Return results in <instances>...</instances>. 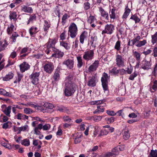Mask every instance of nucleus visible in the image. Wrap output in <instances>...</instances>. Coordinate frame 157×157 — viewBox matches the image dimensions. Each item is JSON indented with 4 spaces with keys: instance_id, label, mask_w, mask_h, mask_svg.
<instances>
[{
    "instance_id": "obj_29",
    "label": "nucleus",
    "mask_w": 157,
    "mask_h": 157,
    "mask_svg": "<svg viewBox=\"0 0 157 157\" xmlns=\"http://www.w3.org/2000/svg\"><path fill=\"white\" fill-rule=\"evenodd\" d=\"M138 36H136L134 39L131 40V42H132V45H136V44H138L139 40H140L141 38L140 36L137 35Z\"/></svg>"
},
{
    "instance_id": "obj_63",
    "label": "nucleus",
    "mask_w": 157,
    "mask_h": 157,
    "mask_svg": "<svg viewBox=\"0 0 157 157\" xmlns=\"http://www.w3.org/2000/svg\"><path fill=\"white\" fill-rule=\"evenodd\" d=\"M51 127L50 124H46L43 126V129L44 130H48Z\"/></svg>"
},
{
    "instance_id": "obj_61",
    "label": "nucleus",
    "mask_w": 157,
    "mask_h": 157,
    "mask_svg": "<svg viewBox=\"0 0 157 157\" xmlns=\"http://www.w3.org/2000/svg\"><path fill=\"white\" fill-rule=\"evenodd\" d=\"M110 72L111 73L116 74L119 73V70H117L116 67H114L111 71Z\"/></svg>"
},
{
    "instance_id": "obj_54",
    "label": "nucleus",
    "mask_w": 157,
    "mask_h": 157,
    "mask_svg": "<svg viewBox=\"0 0 157 157\" xmlns=\"http://www.w3.org/2000/svg\"><path fill=\"white\" fill-rule=\"evenodd\" d=\"M23 76L22 75L18 74V77L16 78V80L14 82V83H16L17 82H20Z\"/></svg>"
},
{
    "instance_id": "obj_5",
    "label": "nucleus",
    "mask_w": 157,
    "mask_h": 157,
    "mask_svg": "<svg viewBox=\"0 0 157 157\" xmlns=\"http://www.w3.org/2000/svg\"><path fill=\"white\" fill-rule=\"evenodd\" d=\"M43 67L44 71L48 74H51L54 69V66L53 63L49 62H46Z\"/></svg>"
},
{
    "instance_id": "obj_42",
    "label": "nucleus",
    "mask_w": 157,
    "mask_h": 157,
    "mask_svg": "<svg viewBox=\"0 0 157 157\" xmlns=\"http://www.w3.org/2000/svg\"><path fill=\"white\" fill-rule=\"evenodd\" d=\"M148 157H157V150H151Z\"/></svg>"
},
{
    "instance_id": "obj_46",
    "label": "nucleus",
    "mask_w": 157,
    "mask_h": 157,
    "mask_svg": "<svg viewBox=\"0 0 157 157\" xmlns=\"http://www.w3.org/2000/svg\"><path fill=\"white\" fill-rule=\"evenodd\" d=\"M115 154L112 152H109L101 157H115Z\"/></svg>"
},
{
    "instance_id": "obj_1",
    "label": "nucleus",
    "mask_w": 157,
    "mask_h": 157,
    "mask_svg": "<svg viewBox=\"0 0 157 157\" xmlns=\"http://www.w3.org/2000/svg\"><path fill=\"white\" fill-rule=\"evenodd\" d=\"M72 78L69 77L65 81L64 94L65 96H70L72 95L77 88V86L71 81Z\"/></svg>"
},
{
    "instance_id": "obj_11",
    "label": "nucleus",
    "mask_w": 157,
    "mask_h": 157,
    "mask_svg": "<svg viewBox=\"0 0 157 157\" xmlns=\"http://www.w3.org/2000/svg\"><path fill=\"white\" fill-rule=\"evenodd\" d=\"M99 64V61L96 60L88 68V71L89 72L91 73L96 71L98 67Z\"/></svg>"
},
{
    "instance_id": "obj_28",
    "label": "nucleus",
    "mask_w": 157,
    "mask_h": 157,
    "mask_svg": "<svg viewBox=\"0 0 157 157\" xmlns=\"http://www.w3.org/2000/svg\"><path fill=\"white\" fill-rule=\"evenodd\" d=\"M77 66L78 68H80L83 65L82 59L81 56L77 57Z\"/></svg>"
},
{
    "instance_id": "obj_39",
    "label": "nucleus",
    "mask_w": 157,
    "mask_h": 157,
    "mask_svg": "<svg viewBox=\"0 0 157 157\" xmlns=\"http://www.w3.org/2000/svg\"><path fill=\"white\" fill-rule=\"evenodd\" d=\"M36 17L35 14H33L31 15L29 17V20L27 22V24H29L30 22L33 23V21L36 20Z\"/></svg>"
},
{
    "instance_id": "obj_37",
    "label": "nucleus",
    "mask_w": 157,
    "mask_h": 157,
    "mask_svg": "<svg viewBox=\"0 0 157 157\" xmlns=\"http://www.w3.org/2000/svg\"><path fill=\"white\" fill-rule=\"evenodd\" d=\"M130 19L135 21V23H139L140 20V19L136 14L132 15L131 16Z\"/></svg>"
},
{
    "instance_id": "obj_50",
    "label": "nucleus",
    "mask_w": 157,
    "mask_h": 157,
    "mask_svg": "<svg viewBox=\"0 0 157 157\" xmlns=\"http://www.w3.org/2000/svg\"><path fill=\"white\" fill-rule=\"evenodd\" d=\"M28 125L27 124L25 125L23 127H19V132H18L17 134H20L21 131H24L25 130L28 128Z\"/></svg>"
},
{
    "instance_id": "obj_41",
    "label": "nucleus",
    "mask_w": 157,
    "mask_h": 157,
    "mask_svg": "<svg viewBox=\"0 0 157 157\" xmlns=\"http://www.w3.org/2000/svg\"><path fill=\"white\" fill-rule=\"evenodd\" d=\"M14 26L12 24L9 26H8L7 29V32L8 34H11L13 31Z\"/></svg>"
},
{
    "instance_id": "obj_40",
    "label": "nucleus",
    "mask_w": 157,
    "mask_h": 157,
    "mask_svg": "<svg viewBox=\"0 0 157 157\" xmlns=\"http://www.w3.org/2000/svg\"><path fill=\"white\" fill-rule=\"evenodd\" d=\"M133 55L136 58V61H140L141 55L140 54L136 51H133Z\"/></svg>"
},
{
    "instance_id": "obj_23",
    "label": "nucleus",
    "mask_w": 157,
    "mask_h": 157,
    "mask_svg": "<svg viewBox=\"0 0 157 157\" xmlns=\"http://www.w3.org/2000/svg\"><path fill=\"white\" fill-rule=\"evenodd\" d=\"M13 74L12 72H10L3 78V80L5 81H9L12 79L13 78Z\"/></svg>"
},
{
    "instance_id": "obj_26",
    "label": "nucleus",
    "mask_w": 157,
    "mask_h": 157,
    "mask_svg": "<svg viewBox=\"0 0 157 157\" xmlns=\"http://www.w3.org/2000/svg\"><path fill=\"white\" fill-rule=\"evenodd\" d=\"M110 76H109L105 72L103 73L102 77L101 78V82H108V80L109 79Z\"/></svg>"
},
{
    "instance_id": "obj_53",
    "label": "nucleus",
    "mask_w": 157,
    "mask_h": 157,
    "mask_svg": "<svg viewBox=\"0 0 157 157\" xmlns=\"http://www.w3.org/2000/svg\"><path fill=\"white\" fill-rule=\"evenodd\" d=\"M24 112L27 114H29L33 112L32 110L30 108H25L24 109Z\"/></svg>"
},
{
    "instance_id": "obj_45",
    "label": "nucleus",
    "mask_w": 157,
    "mask_h": 157,
    "mask_svg": "<svg viewBox=\"0 0 157 157\" xmlns=\"http://www.w3.org/2000/svg\"><path fill=\"white\" fill-rule=\"evenodd\" d=\"M19 36V35L16 33H13L11 36L10 38L12 40L13 42H15L16 41V38L17 37Z\"/></svg>"
},
{
    "instance_id": "obj_25",
    "label": "nucleus",
    "mask_w": 157,
    "mask_h": 157,
    "mask_svg": "<svg viewBox=\"0 0 157 157\" xmlns=\"http://www.w3.org/2000/svg\"><path fill=\"white\" fill-rule=\"evenodd\" d=\"M102 86L104 93L108 94L109 93V88L108 86V82H101Z\"/></svg>"
},
{
    "instance_id": "obj_31",
    "label": "nucleus",
    "mask_w": 157,
    "mask_h": 157,
    "mask_svg": "<svg viewBox=\"0 0 157 157\" xmlns=\"http://www.w3.org/2000/svg\"><path fill=\"white\" fill-rule=\"evenodd\" d=\"M0 94L8 97H11L12 94L9 92H7L3 89H0Z\"/></svg>"
},
{
    "instance_id": "obj_55",
    "label": "nucleus",
    "mask_w": 157,
    "mask_h": 157,
    "mask_svg": "<svg viewBox=\"0 0 157 157\" xmlns=\"http://www.w3.org/2000/svg\"><path fill=\"white\" fill-rule=\"evenodd\" d=\"M82 136V135H80L79 136L75 138V143L77 144L80 143L82 140L81 137Z\"/></svg>"
},
{
    "instance_id": "obj_38",
    "label": "nucleus",
    "mask_w": 157,
    "mask_h": 157,
    "mask_svg": "<svg viewBox=\"0 0 157 157\" xmlns=\"http://www.w3.org/2000/svg\"><path fill=\"white\" fill-rule=\"evenodd\" d=\"M147 43L146 40H144L142 41L139 40L138 44H136V46L137 47H140L144 45Z\"/></svg>"
},
{
    "instance_id": "obj_30",
    "label": "nucleus",
    "mask_w": 157,
    "mask_h": 157,
    "mask_svg": "<svg viewBox=\"0 0 157 157\" xmlns=\"http://www.w3.org/2000/svg\"><path fill=\"white\" fill-rule=\"evenodd\" d=\"M21 144L25 147L29 146L30 144L29 140L27 138L24 139L21 141Z\"/></svg>"
},
{
    "instance_id": "obj_19",
    "label": "nucleus",
    "mask_w": 157,
    "mask_h": 157,
    "mask_svg": "<svg viewBox=\"0 0 157 157\" xmlns=\"http://www.w3.org/2000/svg\"><path fill=\"white\" fill-rule=\"evenodd\" d=\"M21 71L23 72L30 68V66L26 62H24L19 65Z\"/></svg>"
},
{
    "instance_id": "obj_2",
    "label": "nucleus",
    "mask_w": 157,
    "mask_h": 157,
    "mask_svg": "<svg viewBox=\"0 0 157 157\" xmlns=\"http://www.w3.org/2000/svg\"><path fill=\"white\" fill-rule=\"evenodd\" d=\"M40 72H33L29 76L31 82L33 84L36 85L39 83Z\"/></svg>"
},
{
    "instance_id": "obj_3",
    "label": "nucleus",
    "mask_w": 157,
    "mask_h": 157,
    "mask_svg": "<svg viewBox=\"0 0 157 157\" xmlns=\"http://www.w3.org/2000/svg\"><path fill=\"white\" fill-rule=\"evenodd\" d=\"M78 29L74 23H73L69 28V32L70 33V36L72 38H75L77 35Z\"/></svg>"
},
{
    "instance_id": "obj_10",
    "label": "nucleus",
    "mask_w": 157,
    "mask_h": 157,
    "mask_svg": "<svg viewBox=\"0 0 157 157\" xmlns=\"http://www.w3.org/2000/svg\"><path fill=\"white\" fill-rule=\"evenodd\" d=\"M2 111L7 116L10 117V113L11 112V106H9L6 107L5 105H3L1 106Z\"/></svg>"
},
{
    "instance_id": "obj_57",
    "label": "nucleus",
    "mask_w": 157,
    "mask_h": 157,
    "mask_svg": "<svg viewBox=\"0 0 157 157\" xmlns=\"http://www.w3.org/2000/svg\"><path fill=\"white\" fill-rule=\"evenodd\" d=\"M97 40V37L96 36H92L91 37V40H90V43L91 44V45H92L93 44L94 42H96Z\"/></svg>"
},
{
    "instance_id": "obj_18",
    "label": "nucleus",
    "mask_w": 157,
    "mask_h": 157,
    "mask_svg": "<svg viewBox=\"0 0 157 157\" xmlns=\"http://www.w3.org/2000/svg\"><path fill=\"white\" fill-rule=\"evenodd\" d=\"M99 9V11L102 17H103L105 20L108 21L109 19V16L108 12L105 11L102 7H100Z\"/></svg>"
},
{
    "instance_id": "obj_59",
    "label": "nucleus",
    "mask_w": 157,
    "mask_h": 157,
    "mask_svg": "<svg viewBox=\"0 0 157 157\" xmlns=\"http://www.w3.org/2000/svg\"><path fill=\"white\" fill-rule=\"evenodd\" d=\"M151 88L155 91L157 90V80H155L153 82V85Z\"/></svg>"
},
{
    "instance_id": "obj_6",
    "label": "nucleus",
    "mask_w": 157,
    "mask_h": 157,
    "mask_svg": "<svg viewBox=\"0 0 157 157\" xmlns=\"http://www.w3.org/2000/svg\"><path fill=\"white\" fill-rule=\"evenodd\" d=\"M94 52L93 50H89L85 52L83 56V58L88 61L91 60L94 58Z\"/></svg>"
},
{
    "instance_id": "obj_27",
    "label": "nucleus",
    "mask_w": 157,
    "mask_h": 157,
    "mask_svg": "<svg viewBox=\"0 0 157 157\" xmlns=\"http://www.w3.org/2000/svg\"><path fill=\"white\" fill-rule=\"evenodd\" d=\"M17 14L14 11L10 12L9 15L10 19V20H13L14 21H16L17 20Z\"/></svg>"
},
{
    "instance_id": "obj_48",
    "label": "nucleus",
    "mask_w": 157,
    "mask_h": 157,
    "mask_svg": "<svg viewBox=\"0 0 157 157\" xmlns=\"http://www.w3.org/2000/svg\"><path fill=\"white\" fill-rule=\"evenodd\" d=\"M109 131H108V130L107 129H105L104 130L101 131L99 135V136H101L104 135H107Z\"/></svg>"
},
{
    "instance_id": "obj_56",
    "label": "nucleus",
    "mask_w": 157,
    "mask_h": 157,
    "mask_svg": "<svg viewBox=\"0 0 157 157\" xmlns=\"http://www.w3.org/2000/svg\"><path fill=\"white\" fill-rule=\"evenodd\" d=\"M137 73H136V72H134L130 75L129 78V79L132 80H133L134 79V78L137 76Z\"/></svg>"
},
{
    "instance_id": "obj_8",
    "label": "nucleus",
    "mask_w": 157,
    "mask_h": 157,
    "mask_svg": "<svg viewBox=\"0 0 157 157\" xmlns=\"http://www.w3.org/2000/svg\"><path fill=\"white\" fill-rule=\"evenodd\" d=\"M115 60L116 64L118 67H121L124 66V59L121 55H117Z\"/></svg>"
},
{
    "instance_id": "obj_22",
    "label": "nucleus",
    "mask_w": 157,
    "mask_h": 157,
    "mask_svg": "<svg viewBox=\"0 0 157 157\" xmlns=\"http://www.w3.org/2000/svg\"><path fill=\"white\" fill-rule=\"evenodd\" d=\"M131 11V10L128 8V6H127L125 8V12L122 17V18L123 19H126L129 15Z\"/></svg>"
},
{
    "instance_id": "obj_14",
    "label": "nucleus",
    "mask_w": 157,
    "mask_h": 157,
    "mask_svg": "<svg viewBox=\"0 0 157 157\" xmlns=\"http://www.w3.org/2000/svg\"><path fill=\"white\" fill-rule=\"evenodd\" d=\"M89 37L88 33L86 31L82 32L79 36V41L81 44H83L84 41L86 40Z\"/></svg>"
},
{
    "instance_id": "obj_12",
    "label": "nucleus",
    "mask_w": 157,
    "mask_h": 157,
    "mask_svg": "<svg viewBox=\"0 0 157 157\" xmlns=\"http://www.w3.org/2000/svg\"><path fill=\"white\" fill-rule=\"evenodd\" d=\"M54 53L52 54V57L56 58H61L64 55L63 52L60 51L59 49L56 48L52 51Z\"/></svg>"
},
{
    "instance_id": "obj_9",
    "label": "nucleus",
    "mask_w": 157,
    "mask_h": 157,
    "mask_svg": "<svg viewBox=\"0 0 157 157\" xmlns=\"http://www.w3.org/2000/svg\"><path fill=\"white\" fill-rule=\"evenodd\" d=\"M57 40L55 39H49L48 42L47 44V47L48 49L51 48L53 51L56 48L55 47Z\"/></svg>"
},
{
    "instance_id": "obj_64",
    "label": "nucleus",
    "mask_w": 157,
    "mask_h": 157,
    "mask_svg": "<svg viewBox=\"0 0 157 157\" xmlns=\"http://www.w3.org/2000/svg\"><path fill=\"white\" fill-rule=\"evenodd\" d=\"M66 32L64 31L61 34L60 37V39L62 40V41L65 39L66 36Z\"/></svg>"
},
{
    "instance_id": "obj_43",
    "label": "nucleus",
    "mask_w": 157,
    "mask_h": 157,
    "mask_svg": "<svg viewBox=\"0 0 157 157\" xmlns=\"http://www.w3.org/2000/svg\"><path fill=\"white\" fill-rule=\"evenodd\" d=\"M151 42L154 44L157 41V32L151 36Z\"/></svg>"
},
{
    "instance_id": "obj_7",
    "label": "nucleus",
    "mask_w": 157,
    "mask_h": 157,
    "mask_svg": "<svg viewBox=\"0 0 157 157\" xmlns=\"http://www.w3.org/2000/svg\"><path fill=\"white\" fill-rule=\"evenodd\" d=\"M98 82V80L96 76H90L88 78L87 85L91 87H94L96 86Z\"/></svg>"
},
{
    "instance_id": "obj_33",
    "label": "nucleus",
    "mask_w": 157,
    "mask_h": 157,
    "mask_svg": "<svg viewBox=\"0 0 157 157\" xmlns=\"http://www.w3.org/2000/svg\"><path fill=\"white\" fill-rule=\"evenodd\" d=\"M43 105H42L46 109L45 110H47L48 109H52L53 108V105L51 103H50L48 102H45L43 103Z\"/></svg>"
},
{
    "instance_id": "obj_4",
    "label": "nucleus",
    "mask_w": 157,
    "mask_h": 157,
    "mask_svg": "<svg viewBox=\"0 0 157 157\" xmlns=\"http://www.w3.org/2000/svg\"><path fill=\"white\" fill-rule=\"evenodd\" d=\"M115 30V26L112 24H107L105 26V29L102 31V34L106 33L110 35L112 34Z\"/></svg>"
},
{
    "instance_id": "obj_21",
    "label": "nucleus",
    "mask_w": 157,
    "mask_h": 157,
    "mask_svg": "<svg viewBox=\"0 0 157 157\" xmlns=\"http://www.w3.org/2000/svg\"><path fill=\"white\" fill-rule=\"evenodd\" d=\"M37 28L35 26H32L29 29V33L31 36H34V35L38 31Z\"/></svg>"
},
{
    "instance_id": "obj_52",
    "label": "nucleus",
    "mask_w": 157,
    "mask_h": 157,
    "mask_svg": "<svg viewBox=\"0 0 157 157\" xmlns=\"http://www.w3.org/2000/svg\"><path fill=\"white\" fill-rule=\"evenodd\" d=\"M103 128H107V130L108 131L110 132H112L114 131V128L112 127H110V125H107L104 126L103 127Z\"/></svg>"
},
{
    "instance_id": "obj_60",
    "label": "nucleus",
    "mask_w": 157,
    "mask_h": 157,
    "mask_svg": "<svg viewBox=\"0 0 157 157\" xmlns=\"http://www.w3.org/2000/svg\"><path fill=\"white\" fill-rule=\"evenodd\" d=\"M63 119L64 121L70 122L71 121V119L68 116H65L63 117Z\"/></svg>"
},
{
    "instance_id": "obj_35",
    "label": "nucleus",
    "mask_w": 157,
    "mask_h": 157,
    "mask_svg": "<svg viewBox=\"0 0 157 157\" xmlns=\"http://www.w3.org/2000/svg\"><path fill=\"white\" fill-rule=\"evenodd\" d=\"M60 45L63 47L66 50H67L70 49L69 45L66 42L63 41H60Z\"/></svg>"
},
{
    "instance_id": "obj_58",
    "label": "nucleus",
    "mask_w": 157,
    "mask_h": 157,
    "mask_svg": "<svg viewBox=\"0 0 157 157\" xmlns=\"http://www.w3.org/2000/svg\"><path fill=\"white\" fill-rule=\"evenodd\" d=\"M95 19V17L94 16H90L88 18V21L89 23H90V24H92L94 22Z\"/></svg>"
},
{
    "instance_id": "obj_15",
    "label": "nucleus",
    "mask_w": 157,
    "mask_h": 157,
    "mask_svg": "<svg viewBox=\"0 0 157 157\" xmlns=\"http://www.w3.org/2000/svg\"><path fill=\"white\" fill-rule=\"evenodd\" d=\"M122 135L123 138L125 140H128L130 137V133L129 129L126 126L122 130Z\"/></svg>"
},
{
    "instance_id": "obj_51",
    "label": "nucleus",
    "mask_w": 157,
    "mask_h": 157,
    "mask_svg": "<svg viewBox=\"0 0 157 157\" xmlns=\"http://www.w3.org/2000/svg\"><path fill=\"white\" fill-rule=\"evenodd\" d=\"M119 147H117L112 150V152L113 153L115 154V156L119 154Z\"/></svg>"
},
{
    "instance_id": "obj_16",
    "label": "nucleus",
    "mask_w": 157,
    "mask_h": 157,
    "mask_svg": "<svg viewBox=\"0 0 157 157\" xmlns=\"http://www.w3.org/2000/svg\"><path fill=\"white\" fill-rule=\"evenodd\" d=\"M151 65V63L150 61H147L146 60H143L142 62L141 68L144 70H148Z\"/></svg>"
},
{
    "instance_id": "obj_62",
    "label": "nucleus",
    "mask_w": 157,
    "mask_h": 157,
    "mask_svg": "<svg viewBox=\"0 0 157 157\" xmlns=\"http://www.w3.org/2000/svg\"><path fill=\"white\" fill-rule=\"evenodd\" d=\"M152 74L155 76H157V63L155 65Z\"/></svg>"
},
{
    "instance_id": "obj_36",
    "label": "nucleus",
    "mask_w": 157,
    "mask_h": 157,
    "mask_svg": "<svg viewBox=\"0 0 157 157\" xmlns=\"http://www.w3.org/2000/svg\"><path fill=\"white\" fill-rule=\"evenodd\" d=\"M114 48L117 51H119L121 50V41L120 40H118L116 42Z\"/></svg>"
},
{
    "instance_id": "obj_49",
    "label": "nucleus",
    "mask_w": 157,
    "mask_h": 157,
    "mask_svg": "<svg viewBox=\"0 0 157 157\" xmlns=\"http://www.w3.org/2000/svg\"><path fill=\"white\" fill-rule=\"evenodd\" d=\"M100 130V128L97 126H95L94 127V136L95 137L98 134Z\"/></svg>"
},
{
    "instance_id": "obj_13",
    "label": "nucleus",
    "mask_w": 157,
    "mask_h": 157,
    "mask_svg": "<svg viewBox=\"0 0 157 157\" xmlns=\"http://www.w3.org/2000/svg\"><path fill=\"white\" fill-rule=\"evenodd\" d=\"M74 63L73 60L69 59L64 60L63 62V64L66 65L69 69H71L74 67Z\"/></svg>"
},
{
    "instance_id": "obj_44",
    "label": "nucleus",
    "mask_w": 157,
    "mask_h": 157,
    "mask_svg": "<svg viewBox=\"0 0 157 157\" xmlns=\"http://www.w3.org/2000/svg\"><path fill=\"white\" fill-rule=\"evenodd\" d=\"M59 72L58 71H56L53 75V78L56 81L58 80L59 78Z\"/></svg>"
},
{
    "instance_id": "obj_32",
    "label": "nucleus",
    "mask_w": 157,
    "mask_h": 157,
    "mask_svg": "<svg viewBox=\"0 0 157 157\" xmlns=\"http://www.w3.org/2000/svg\"><path fill=\"white\" fill-rule=\"evenodd\" d=\"M90 0L86 1L83 4V7L85 10H87L90 9V2H89Z\"/></svg>"
},
{
    "instance_id": "obj_34",
    "label": "nucleus",
    "mask_w": 157,
    "mask_h": 157,
    "mask_svg": "<svg viewBox=\"0 0 157 157\" xmlns=\"http://www.w3.org/2000/svg\"><path fill=\"white\" fill-rule=\"evenodd\" d=\"M115 10V9H112L110 10L109 12V17L111 19L114 20L116 18Z\"/></svg>"
},
{
    "instance_id": "obj_20",
    "label": "nucleus",
    "mask_w": 157,
    "mask_h": 157,
    "mask_svg": "<svg viewBox=\"0 0 157 157\" xmlns=\"http://www.w3.org/2000/svg\"><path fill=\"white\" fill-rule=\"evenodd\" d=\"M8 44L6 40L0 41V52L5 50Z\"/></svg>"
},
{
    "instance_id": "obj_24",
    "label": "nucleus",
    "mask_w": 157,
    "mask_h": 157,
    "mask_svg": "<svg viewBox=\"0 0 157 157\" xmlns=\"http://www.w3.org/2000/svg\"><path fill=\"white\" fill-rule=\"evenodd\" d=\"M44 24L43 29L45 33V34H47L48 32V30L50 27V23L46 20L44 21Z\"/></svg>"
},
{
    "instance_id": "obj_47",
    "label": "nucleus",
    "mask_w": 157,
    "mask_h": 157,
    "mask_svg": "<svg viewBox=\"0 0 157 157\" xmlns=\"http://www.w3.org/2000/svg\"><path fill=\"white\" fill-rule=\"evenodd\" d=\"M102 119V117L101 116H95L93 117L92 119L95 122H98L101 121Z\"/></svg>"
},
{
    "instance_id": "obj_17",
    "label": "nucleus",
    "mask_w": 157,
    "mask_h": 157,
    "mask_svg": "<svg viewBox=\"0 0 157 157\" xmlns=\"http://www.w3.org/2000/svg\"><path fill=\"white\" fill-rule=\"evenodd\" d=\"M21 10L22 11L29 13H31L33 12V9L31 7L28 6L23 5L21 6Z\"/></svg>"
}]
</instances>
